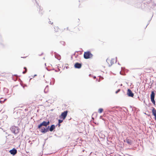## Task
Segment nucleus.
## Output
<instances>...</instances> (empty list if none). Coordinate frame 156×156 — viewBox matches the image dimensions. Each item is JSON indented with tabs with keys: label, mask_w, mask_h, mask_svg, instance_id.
I'll return each mask as SVG.
<instances>
[{
	"label": "nucleus",
	"mask_w": 156,
	"mask_h": 156,
	"mask_svg": "<svg viewBox=\"0 0 156 156\" xmlns=\"http://www.w3.org/2000/svg\"><path fill=\"white\" fill-rule=\"evenodd\" d=\"M106 62L109 66H111L116 62V60L115 58H108L106 60Z\"/></svg>",
	"instance_id": "f257e3e1"
},
{
	"label": "nucleus",
	"mask_w": 156,
	"mask_h": 156,
	"mask_svg": "<svg viewBox=\"0 0 156 156\" xmlns=\"http://www.w3.org/2000/svg\"><path fill=\"white\" fill-rule=\"evenodd\" d=\"M93 56L92 54L89 51L85 52L84 54V57L85 59H88L92 57Z\"/></svg>",
	"instance_id": "f03ea898"
},
{
	"label": "nucleus",
	"mask_w": 156,
	"mask_h": 156,
	"mask_svg": "<svg viewBox=\"0 0 156 156\" xmlns=\"http://www.w3.org/2000/svg\"><path fill=\"white\" fill-rule=\"evenodd\" d=\"M12 132L14 133L17 134L19 132L18 128L15 126H12L10 128Z\"/></svg>",
	"instance_id": "7ed1b4c3"
},
{
	"label": "nucleus",
	"mask_w": 156,
	"mask_h": 156,
	"mask_svg": "<svg viewBox=\"0 0 156 156\" xmlns=\"http://www.w3.org/2000/svg\"><path fill=\"white\" fill-rule=\"evenodd\" d=\"M49 123L50 122L49 121L47 122L44 121L38 126V128L40 129L42 126L46 127Z\"/></svg>",
	"instance_id": "20e7f679"
},
{
	"label": "nucleus",
	"mask_w": 156,
	"mask_h": 156,
	"mask_svg": "<svg viewBox=\"0 0 156 156\" xmlns=\"http://www.w3.org/2000/svg\"><path fill=\"white\" fill-rule=\"evenodd\" d=\"M68 113V111H66L62 112L59 116L60 119H62L63 120L65 119Z\"/></svg>",
	"instance_id": "39448f33"
},
{
	"label": "nucleus",
	"mask_w": 156,
	"mask_h": 156,
	"mask_svg": "<svg viewBox=\"0 0 156 156\" xmlns=\"http://www.w3.org/2000/svg\"><path fill=\"white\" fill-rule=\"evenodd\" d=\"M155 97V94L154 91H152L151 94V101L152 103L154 104H155V101L154 100Z\"/></svg>",
	"instance_id": "423d86ee"
},
{
	"label": "nucleus",
	"mask_w": 156,
	"mask_h": 156,
	"mask_svg": "<svg viewBox=\"0 0 156 156\" xmlns=\"http://www.w3.org/2000/svg\"><path fill=\"white\" fill-rule=\"evenodd\" d=\"M127 94L129 97H133L134 96V94L132 91L129 89H128L127 91Z\"/></svg>",
	"instance_id": "0eeeda50"
},
{
	"label": "nucleus",
	"mask_w": 156,
	"mask_h": 156,
	"mask_svg": "<svg viewBox=\"0 0 156 156\" xmlns=\"http://www.w3.org/2000/svg\"><path fill=\"white\" fill-rule=\"evenodd\" d=\"M124 141H126L128 144L129 145H132L133 142V141L131 139L129 138H127Z\"/></svg>",
	"instance_id": "6e6552de"
},
{
	"label": "nucleus",
	"mask_w": 156,
	"mask_h": 156,
	"mask_svg": "<svg viewBox=\"0 0 156 156\" xmlns=\"http://www.w3.org/2000/svg\"><path fill=\"white\" fill-rule=\"evenodd\" d=\"M82 64L78 62L76 63L74 65V67L76 68L80 69L81 67Z\"/></svg>",
	"instance_id": "1a4fd4ad"
},
{
	"label": "nucleus",
	"mask_w": 156,
	"mask_h": 156,
	"mask_svg": "<svg viewBox=\"0 0 156 156\" xmlns=\"http://www.w3.org/2000/svg\"><path fill=\"white\" fill-rule=\"evenodd\" d=\"M9 152L11 154L13 155H14L17 153V150L15 148H13L12 149L10 150Z\"/></svg>",
	"instance_id": "9d476101"
},
{
	"label": "nucleus",
	"mask_w": 156,
	"mask_h": 156,
	"mask_svg": "<svg viewBox=\"0 0 156 156\" xmlns=\"http://www.w3.org/2000/svg\"><path fill=\"white\" fill-rule=\"evenodd\" d=\"M49 126H48V128H44V129H42L41 130V132L42 133H45L48 131V128Z\"/></svg>",
	"instance_id": "9b49d317"
},
{
	"label": "nucleus",
	"mask_w": 156,
	"mask_h": 156,
	"mask_svg": "<svg viewBox=\"0 0 156 156\" xmlns=\"http://www.w3.org/2000/svg\"><path fill=\"white\" fill-rule=\"evenodd\" d=\"M80 31L79 28L77 27H76L74 28L73 30V32L75 33H77Z\"/></svg>",
	"instance_id": "f8f14e48"
},
{
	"label": "nucleus",
	"mask_w": 156,
	"mask_h": 156,
	"mask_svg": "<svg viewBox=\"0 0 156 156\" xmlns=\"http://www.w3.org/2000/svg\"><path fill=\"white\" fill-rule=\"evenodd\" d=\"M151 68H147L145 69V72L150 73L151 72Z\"/></svg>",
	"instance_id": "ddd939ff"
},
{
	"label": "nucleus",
	"mask_w": 156,
	"mask_h": 156,
	"mask_svg": "<svg viewBox=\"0 0 156 156\" xmlns=\"http://www.w3.org/2000/svg\"><path fill=\"white\" fill-rule=\"evenodd\" d=\"M152 112L153 115L154 116L156 115V110L155 108L153 107L152 108Z\"/></svg>",
	"instance_id": "4468645a"
},
{
	"label": "nucleus",
	"mask_w": 156,
	"mask_h": 156,
	"mask_svg": "<svg viewBox=\"0 0 156 156\" xmlns=\"http://www.w3.org/2000/svg\"><path fill=\"white\" fill-rule=\"evenodd\" d=\"M55 128V126L54 125H52L49 129L50 131H52Z\"/></svg>",
	"instance_id": "2eb2a0df"
},
{
	"label": "nucleus",
	"mask_w": 156,
	"mask_h": 156,
	"mask_svg": "<svg viewBox=\"0 0 156 156\" xmlns=\"http://www.w3.org/2000/svg\"><path fill=\"white\" fill-rule=\"evenodd\" d=\"M103 108H100L98 109V113H101L103 112Z\"/></svg>",
	"instance_id": "dca6fc26"
},
{
	"label": "nucleus",
	"mask_w": 156,
	"mask_h": 156,
	"mask_svg": "<svg viewBox=\"0 0 156 156\" xmlns=\"http://www.w3.org/2000/svg\"><path fill=\"white\" fill-rule=\"evenodd\" d=\"M68 30H70L69 29V27H66V28H64V30H63L64 31H68Z\"/></svg>",
	"instance_id": "f3484780"
},
{
	"label": "nucleus",
	"mask_w": 156,
	"mask_h": 156,
	"mask_svg": "<svg viewBox=\"0 0 156 156\" xmlns=\"http://www.w3.org/2000/svg\"><path fill=\"white\" fill-rule=\"evenodd\" d=\"M24 69H25V70L23 72V74H25V73H27V69L26 68V67H24Z\"/></svg>",
	"instance_id": "a211bd4d"
},
{
	"label": "nucleus",
	"mask_w": 156,
	"mask_h": 156,
	"mask_svg": "<svg viewBox=\"0 0 156 156\" xmlns=\"http://www.w3.org/2000/svg\"><path fill=\"white\" fill-rule=\"evenodd\" d=\"M63 120H61V119H59L58 120V123H62V122H63Z\"/></svg>",
	"instance_id": "6ab92c4d"
},
{
	"label": "nucleus",
	"mask_w": 156,
	"mask_h": 156,
	"mask_svg": "<svg viewBox=\"0 0 156 156\" xmlns=\"http://www.w3.org/2000/svg\"><path fill=\"white\" fill-rule=\"evenodd\" d=\"M120 91V89H119L117 91H116L115 92L116 94H117Z\"/></svg>",
	"instance_id": "aec40b11"
},
{
	"label": "nucleus",
	"mask_w": 156,
	"mask_h": 156,
	"mask_svg": "<svg viewBox=\"0 0 156 156\" xmlns=\"http://www.w3.org/2000/svg\"><path fill=\"white\" fill-rule=\"evenodd\" d=\"M61 43H62V44L63 45H64L65 44V42L64 41H61Z\"/></svg>",
	"instance_id": "412c9836"
},
{
	"label": "nucleus",
	"mask_w": 156,
	"mask_h": 156,
	"mask_svg": "<svg viewBox=\"0 0 156 156\" xmlns=\"http://www.w3.org/2000/svg\"><path fill=\"white\" fill-rule=\"evenodd\" d=\"M56 29H57V30L58 29H59V28L58 27H56L55 28V30Z\"/></svg>",
	"instance_id": "4be33fe9"
},
{
	"label": "nucleus",
	"mask_w": 156,
	"mask_h": 156,
	"mask_svg": "<svg viewBox=\"0 0 156 156\" xmlns=\"http://www.w3.org/2000/svg\"><path fill=\"white\" fill-rule=\"evenodd\" d=\"M58 127H60V126H61L60 123H58Z\"/></svg>",
	"instance_id": "5701e85b"
},
{
	"label": "nucleus",
	"mask_w": 156,
	"mask_h": 156,
	"mask_svg": "<svg viewBox=\"0 0 156 156\" xmlns=\"http://www.w3.org/2000/svg\"><path fill=\"white\" fill-rule=\"evenodd\" d=\"M155 120L156 121V116H155Z\"/></svg>",
	"instance_id": "b1692460"
},
{
	"label": "nucleus",
	"mask_w": 156,
	"mask_h": 156,
	"mask_svg": "<svg viewBox=\"0 0 156 156\" xmlns=\"http://www.w3.org/2000/svg\"><path fill=\"white\" fill-rule=\"evenodd\" d=\"M57 31H58L57 30V31H55V32H57Z\"/></svg>",
	"instance_id": "393cba45"
}]
</instances>
